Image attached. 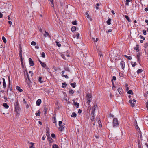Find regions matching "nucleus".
Here are the masks:
<instances>
[{
	"label": "nucleus",
	"mask_w": 148,
	"mask_h": 148,
	"mask_svg": "<svg viewBox=\"0 0 148 148\" xmlns=\"http://www.w3.org/2000/svg\"><path fill=\"white\" fill-rule=\"evenodd\" d=\"M92 97V96L89 93H88L86 96V97L87 98V103H88V107H90V103L91 101Z\"/></svg>",
	"instance_id": "1"
},
{
	"label": "nucleus",
	"mask_w": 148,
	"mask_h": 148,
	"mask_svg": "<svg viewBox=\"0 0 148 148\" xmlns=\"http://www.w3.org/2000/svg\"><path fill=\"white\" fill-rule=\"evenodd\" d=\"M64 123H62V121H59V127L58 128L59 130L60 131H62L64 128Z\"/></svg>",
	"instance_id": "2"
},
{
	"label": "nucleus",
	"mask_w": 148,
	"mask_h": 148,
	"mask_svg": "<svg viewBox=\"0 0 148 148\" xmlns=\"http://www.w3.org/2000/svg\"><path fill=\"white\" fill-rule=\"evenodd\" d=\"M113 125L114 127H116L119 126V123L117 119L116 118H114L113 120Z\"/></svg>",
	"instance_id": "3"
},
{
	"label": "nucleus",
	"mask_w": 148,
	"mask_h": 148,
	"mask_svg": "<svg viewBox=\"0 0 148 148\" xmlns=\"http://www.w3.org/2000/svg\"><path fill=\"white\" fill-rule=\"evenodd\" d=\"M27 78L28 79L27 80V83L28 85V86H29L30 85L31 83V82L30 79L29 77V74L28 73H27Z\"/></svg>",
	"instance_id": "4"
},
{
	"label": "nucleus",
	"mask_w": 148,
	"mask_h": 148,
	"mask_svg": "<svg viewBox=\"0 0 148 148\" xmlns=\"http://www.w3.org/2000/svg\"><path fill=\"white\" fill-rule=\"evenodd\" d=\"M97 107V106L96 105H94V106L93 107L92 109V111L91 113V115H94L95 112Z\"/></svg>",
	"instance_id": "5"
},
{
	"label": "nucleus",
	"mask_w": 148,
	"mask_h": 148,
	"mask_svg": "<svg viewBox=\"0 0 148 148\" xmlns=\"http://www.w3.org/2000/svg\"><path fill=\"white\" fill-rule=\"evenodd\" d=\"M18 102H16L15 103V110L17 112L19 111L20 110L19 108V106H18Z\"/></svg>",
	"instance_id": "6"
},
{
	"label": "nucleus",
	"mask_w": 148,
	"mask_h": 148,
	"mask_svg": "<svg viewBox=\"0 0 148 148\" xmlns=\"http://www.w3.org/2000/svg\"><path fill=\"white\" fill-rule=\"evenodd\" d=\"M120 64L121 66L122 69H123L125 67V62L123 61H122L121 62Z\"/></svg>",
	"instance_id": "7"
},
{
	"label": "nucleus",
	"mask_w": 148,
	"mask_h": 148,
	"mask_svg": "<svg viewBox=\"0 0 148 148\" xmlns=\"http://www.w3.org/2000/svg\"><path fill=\"white\" fill-rule=\"evenodd\" d=\"M29 64L30 65L33 66L34 65V62L32 60L31 58H29Z\"/></svg>",
	"instance_id": "8"
},
{
	"label": "nucleus",
	"mask_w": 148,
	"mask_h": 148,
	"mask_svg": "<svg viewBox=\"0 0 148 148\" xmlns=\"http://www.w3.org/2000/svg\"><path fill=\"white\" fill-rule=\"evenodd\" d=\"M145 52L146 51H148V43H146L145 45Z\"/></svg>",
	"instance_id": "9"
},
{
	"label": "nucleus",
	"mask_w": 148,
	"mask_h": 148,
	"mask_svg": "<svg viewBox=\"0 0 148 148\" xmlns=\"http://www.w3.org/2000/svg\"><path fill=\"white\" fill-rule=\"evenodd\" d=\"M41 103V100L40 99H38L36 102V104L38 106H39Z\"/></svg>",
	"instance_id": "10"
},
{
	"label": "nucleus",
	"mask_w": 148,
	"mask_h": 148,
	"mask_svg": "<svg viewBox=\"0 0 148 148\" xmlns=\"http://www.w3.org/2000/svg\"><path fill=\"white\" fill-rule=\"evenodd\" d=\"M45 37H47V36L48 37H50V36L49 34L46 31L45 32V33H44L43 34Z\"/></svg>",
	"instance_id": "11"
},
{
	"label": "nucleus",
	"mask_w": 148,
	"mask_h": 148,
	"mask_svg": "<svg viewBox=\"0 0 148 148\" xmlns=\"http://www.w3.org/2000/svg\"><path fill=\"white\" fill-rule=\"evenodd\" d=\"M2 79L3 81V87L5 88L6 86L5 80L4 78H3Z\"/></svg>",
	"instance_id": "12"
},
{
	"label": "nucleus",
	"mask_w": 148,
	"mask_h": 148,
	"mask_svg": "<svg viewBox=\"0 0 148 148\" xmlns=\"http://www.w3.org/2000/svg\"><path fill=\"white\" fill-rule=\"evenodd\" d=\"M134 49L136 50V51L138 52L139 51V46L138 45H136V47L134 48Z\"/></svg>",
	"instance_id": "13"
},
{
	"label": "nucleus",
	"mask_w": 148,
	"mask_h": 148,
	"mask_svg": "<svg viewBox=\"0 0 148 148\" xmlns=\"http://www.w3.org/2000/svg\"><path fill=\"white\" fill-rule=\"evenodd\" d=\"M73 104L75 105L77 108L79 107V104L78 103L74 102V103H73Z\"/></svg>",
	"instance_id": "14"
},
{
	"label": "nucleus",
	"mask_w": 148,
	"mask_h": 148,
	"mask_svg": "<svg viewBox=\"0 0 148 148\" xmlns=\"http://www.w3.org/2000/svg\"><path fill=\"white\" fill-rule=\"evenodd\" d=\"M129 102L131 103V106L132 107H134V106L135 105V103L134 102H132V101L131 100H130L129 101Z\"/></svg>",
	"instance_id": "15"
},
{
	"label": "nucleus",
	"mask_w": 148,
	"mask_h": 148,
	"mask_svg": "<svg viewBox=\"0 0 148 148\" xmlns=\"http://www.w3.org/2000/svg\"><path fill=\"white\" fill-rule=\"evenodd\" d=\"M3 106L6 108H8L9 107V106L6 103H4L3 104Z\"/></svg>",
	"instance_id": "16"
},
{
	"label": "nucleus",
	"mask_w": 148,
	"mask_h": 148,
	"mask_svg": "<svg viewBox=\"0 0 148 148\" xmlns=\"http://www.w3.org/2000/svg\"><path fill=\"white\" fill-rule=\"evenodd\" d=\"M117 90L119 92V93L121 94L122 93V92L123 91V90L122 88H119L117 89Z\"/></svg>",
	"instance_id": "17"
},
{
	"label": "nucleus",
	"mask_w": 148,
	"mask_h": 148,
	"mask_svg": "<svg viewBox=\"0 0 148 148\" xmlns=\"http://www.w3.org/2000/svg\"><path fill=\"white\" fill-rule=\"evenodd\" d=\"M16 88L20 92H22L23 91V90L18 86H16Z\"/></svg>",
	"instance_id": "18"
},
{
	"label": "nucleus",
	"mask_w": 148,
	"mask_h": 148,
	"mask_svg": "<svg viewBox=\"0 0 148 148\" xmlns=\"http://www.w3.org/2000/svg\"><path fill=\"white\" fill-rule=\"evenodd\" d=\"M76 83H71L70 84L71 85V86L73 87V88H75L76 87Z\"/></svg>",
	"instance_id": "19"
},
{
	"label": "nucleus",
	"mask_w": 148,
	"mask_h": 148,
	"mask_svg": "<svg viewBox=\"0 0 148 148\" xmlns=\"http://www.w3.org/2000/svg\"><path fill=\"white\" fill-rule=\"evenodd\" d=\"M76 114L74 112H73L72 113V115H71V117H72L75 118V117H76Z\"/></svg>",
	"instance_id": "20"
},
{
	"label": "nucleus",
	"mask_w": 148,
	"mask_h": 148,
	"mask_svg": "<svg viewBox=\"0 0 148 148\" xmlns=\"http://www.w3.org/2000/svg\"><path fill=\"white\" fill-rule=\"evenodd\" d=\"M131 1H132V0H126L125 5H129L128 2H130Z\"/></svg>",
	"instance_id": "21"
},
{
	"label": "nucleus",
	"mask_w": 148,
	"mask_h": 148,
	"mask_svg": "<svg viewBox=\"0 0 148 148\" xmlns=\"http://www.w3.org/2000/svg\"><path fill=\"white\" fill-rule=\"evenodd\" d=\"M76 29V27L73 26L71 28V31L72 32L75 31Z\"/></svg>",
	"instance_id": "22"
},
{
	"label": "nucleus",
	"mask_w": 148,
	"mask_h": 148,
	"mask_svg": "<svg viewBox=\"0 0 148 148\" xmlns=\"http://www.w3.org/2000/svg\"><path fill=\"white\" fill-rule=\"evenodd\" d=\"M127 93L130 94H132L133 95V92L132 90H128L127 92Z\"/></svg>",
	"instance_id": "23"
},
{
	"label": "nucleus",
	"mask_w": 148,
	"mask_h": 148,
	"mask_svg": "<svg viewBox=\"0 0 148 148\" xmlns=\"http://www.w3.org/2000/svg\"><path fill=\"white\" fill-rule=\"evenodd\" d=\"M131 64L133 67H134L135 66L136 64V62H131Z\"/></svg>",
	"instance_id": "24"
},
{
	"label": "nucleus",
	"mask_w": 148,
	"mask_h": 148,
	"mask_svg": "<svg viewBox=\"0 0 148 148\" xmlns=\"http://www.w3.org/2000/svg\"><path fill=\"white\" fill-rule=\"evenodd\" d=\"M22 49H20L19 51V56L20 58H21L22 57Z\"/></svg>",
	"instance_id": "25"
},
{
	"label": "nucleus",
	"mask_w": 148,
	"mask_h": 148,
	"mask_svg": "<svg viewBox=\"0 0 148 148\" xmlns=\"http://www.w3.org/2000/svg\"><path fill=\"white\" fill-rule=\"evenodd\" d=\"M111 19L110 18H109L108 19V21H107V23L108 25H110L111 24Z\"/></svg>",
	"instance_id": "26"
},
{
	"label": "nucleus",
	"mask_w": 148,
	"mask_h": 148,
	"mask_svg": "<svg viewBox=\"0 0 148 148\" xmlns=\"http://www.w3.org/2000/svg\"><path fill=\"white\" fill-rule=\"evenodd\" d=\"M125 18L127 20H128V21L129 22H131V20L129 18V17H128V16H127V15H125Z\"/></svg>",
	"instance_id": "27"
},
{
	"label": "nucleus",
	"mask_w": 148,
	"mask_h": 148,
	"mask_svg": "<svg viewBox=\"0 0 148 148\" xmlns=\"http://www.w3.org/2000/svg\"><path fill=\"white\" fill-rule=\"evenodd\" d=\"M40 110H38V112L35 113V115L36 116H39L40 114Z\"/></svg>",
	"instance_id": "28"
},
{
	"label": "nucleus",
	"mask_w": 148,
	"mask_h": 148,
	"mask_svg": "<svg viewBox=\"0 0 148 148\" xmlns=\"http://www.w3.org/2000/svg\"><path fill=\"white\" fill-rule=\"evenodd\" d=\"M143 71V70L142 69H139L137 71V73L138 74H139L140 73Z\"/></svg>",
	"instance_id": "29"
},
{
	"label": "nucleus",
	"mask_w": 148,
	"mask_h": 148,
	"mask_svg": "<svg viewBox=\"0 0 148 148\" xmlns=\"http://www.w3.org/2000/svg\"><path fill=\"white\" fill-rule=\"evenodd\" d=\"M2 39L4 43H5L6 42V40L4 36H3L2 37Z\"/></svg>",
	"instance_id": "30"
},
{
	"label": "nucleus",
	"mask_w": 148,
	"mask_h": 148,
	"mask_svg": "<svg viewBox=\"0 0 148 148\" xmlns=\"http://www.w3.org/2000/svg\"><path fill=\"white\" fill-rule=\"evenodd\" d=\"M124 56L129 60H131L132 59V57L131 56H128L126 55H124Z\"/></svg>",
	"instance_id": "31"
},
{
	"label": "nucleus",
	"mask_w": 148,
	"mask_h": 148,
	"mask_svg": "<svg viewBox=\"0 0 148 148\" xmlns=\"http://www.w3.org/2000/svg\"><path fill=\"white\" fill-rule=\"evenodd\" d=\"M53 148H58V146L56 144H54L52 146Z\"/></svg>",
	"instance_id": "32"
},
{
	"label": "nucleus",
	"mask_w": 148,
	"mask_h": 148,
	"mask_svg": "<svg viewBox=\"0 0 148 148\" xmlns=\"http://www.w3.org/2000/svg\"><path fill=\"white\" fill-rule=\"evenodd\" d=\"M43 67H45L46 65L45 64V63L44 62H41V63L40 64Z\"/></svg>",
	"instance_id": "33"
},
{
	"label": "nucleus",
	"mask_w": 148,
	"mask_h": 148,
	"mask_svg": "<svg viewBox=\"0 0 148 148\" xmlns=\"http://www.w3.org/2000/svg\"><path fill=\"white\" fill-rule=\"evenodd\" d=\"M125 88H126V90L127 91L129 90V88L128 87L127 84H125Z\"/></svg>",
	"instance_id": "34"
},
{
	"label": "nucleus",
	"mask_w": 148,
	"mask_h": 148,
	"mask_svg": "<svg viewBox=\"0 0 148 148\" xmlns=\"http://www.w3.org/2000/svg\"><path fill=\"white\" fill-rule=\"evenodd\" d=\"M62 88H64L67 85L65 83H62Z\"/></svg>",
	"instance_id": "35"
},
{
	"label": "nucleus",
	"mask_w": 148,
	"mask_h": 148,
	"mask_svg": "<svg viewBox=\"0 0 148 148\" xmlns=\"http://www.w3.org/2000/svg\"><path fill=\"white\" fill-rule=\"evenodd\" d=\"M69 92L71 94H73L74 93V91L72 89L69 90Z\"/></svg>",
	"instance_id": "36"
},
{
	"label": "nucleus",
	"mask_w": 148,
	"mask_h": 148,
	"mask_svg": "<svg viewBox=\"0 0 148 148\" xmlns=\"http://www.w3.org/2000/svg\"><path fill=\"white\" fill-rule=\"evenodd\" d=\"M72 23L74 25H76L77 24V21L76 20L74 21L73 22H72Z\"/></svg>",
	"instance_id": "37"
},
{
	"label": "nucleus",
	"mask_w": 148,
	"mask_h": 148,
	"mask_svg": "<svg viewBox=\"0 0 148 148\" xmlns=\"http://www.w3.org/2000/svg\"><path fill=\"white\" fill-rule=\"evenodd\" d=\"M49 0V1H50L51 2V6L52 7H53L54 6V4H53V0Z\"/></svg>",
	"instance_id": "38"
},
{
	"label": "nucleus",
	"mask_w": 148,
	"mask_h": 148,
	"mask_svg": "<svg viewBox=\"0 0 148 148\" xmlns=\"http://www.w3.org/2000/svg\"><path fill=\"white\" fill-rule=\"evenodd\" d=\"M56 44L59 47H60L61 46V44L59 43L57 41L56 42Z\"/></svg>",
	"instance_id": "39"
},
{
	"label": "nucleus",
	"mask_w": 148,
	"mask_h": 148,
	"mask_svg": "<svg viewBox=\"0 0 148 148\" xmlns=\"http://www.w3.org/2000/svg\"><path fill=\"white\" fill-rule=\"evenodd\" d=\"M31 44L32 45H36V43L34 41H32L31 42Z\"/></svg>",
	"instance_id": "40"
},
{
	"label": "nucleus",
	"mask_w": 148,
	"mask_h": 148,
	"mask_svg": "<svg viewBox=\"0 0 148 148\" xmlns=\"http://www.w3.org/2000/svg\"><path fill=\"white\" fill-rule=\"evenodd\" d=\"M48 140L49 142H50V143L52 142V139L51 138V137L49 138H48Z\"/></svg>",
	"instance_id": "41"
},
{
	"label": "nucleus",
	"mask_w": 148,
	"mask_h": 148,
	"mask_svg": "<svg viewBox=\"0 0 148 148\" xmlns=\"http://www.w3.org/2000/svg\"><path fill=\"white\" fill-rule=\"evenodd\" d=\"M98 122L99 127H101L102 126V125L101 121L100 120H99L98 121Z\"/></svg>",
	"instance_id": "42"
},
{
	"label": "nucleus",
	"mask_w": 148,
	"mask_h": 148,
	"mask_svg": "<svg viewBox=\"0 0 148 148\" xmlns=\"http://www.w3.org/2000/svg\"><path fill=\"white\" fill-rule=\"evenodd\" d=\"M116 77L115 76H113L112 77V82L113 83V80H116Z\"/></svg>",
	"instance_id": "43"
},
{
	"label": "nucleus",
	"mask_w": 148,
	"mask_h": 148,
	"mask_svg": "<svg viewBox=\"0 0 148 148\" xmlns=\"http://www.w3.org/2000/svg\"><path fill=\"white\" fill-rule=\"evenodd\" d=\"M92 39L95 42H96L98 40V39L97 38H96V39L94 38H92Z\"/></svg>",
	"instance_id": "44"
},
{
	"label": "nucleus",
	"mask_w": 148,
	"mask_h": 148,
	"mask_svg": "<svg viewBox=\"0 0 148 148\" xmlns=\"http://www.w3.org/2000/svg\"><path fill=\"white\" fill-rule=\"evenodd\" d=\"M41 79L42 77H39L38 79V81L40 83L42 82L41 81Z\"/></svg>",
	"instance_id": "45"
},
{
	"label": "nucleus",
	"mask_w": 148,
	"mask_h": 148,
	"mask_svg": "<svg viewBox=\"0 0 148 148\" xmlns=\"http://www.w3.org/2000/svg\"><path fill=\"white\" fill-rule=\"evenodd\" d=\"M119 75L120 77H123V74L122 73H119Z\"/></svg>",
	"instance_id": "46"
},
{
	"label": "nucleus",
	"mask_w": 148,
	"mask_h": 148,
	"mask_svg": "<svg viewBox=\"0 0 148 148\" xmlns=\"http://www.w3.org/2000/svg\"><path fill=\"white\" fill-rule=\"evenodd\" d=\"M43 58H45V53L44 52H42L41 54Z\"/></svg>",
	"instance_id": "47"
},
{
	"label": "nucleus",
	"mask_w": 148,
	"mask_h": 148,
	"mask_svg": "<svg viewBox=\"0 0 148 148\" xmlns=\"http://www.w3.org/2000/svg\"><path fill=\"white\" fill-rule=\"evenodd\" d=\"M53 123H56V119L55 117H54L53 118Z\"/></svg>",
	"instance_id": "48"
},
{
	"label": "nucleus",
	"mask_w": 148,
	"mask_h": 148,
	"mask_svg": "<svg viewBox=\"0 0 148 148\" xmlns=\"http://www.w3.org/2000/svg\"><path fill=\"white\" fill-rule=\"evenodd\" d=\"M92 117L91 118V119L92 121H93L94 118V115H92Z\"/></svg>",
	"instance_id": "49"
},
{
	"label": "nucleus",
	"mask_w": 148,
	"mask_h": 148,
	"mask_svg": "<svg viewBox=\"0 0 148 148\" xmlns=\"http://www.w3.org/2000/svg\"><path fill=\"white\" fill-rule=\"evenodd\" d=\"M143 34L144 35H146V31L145 30H143Z\"/></svg>",
	"instance_id": "50"
},
{
	"label": "nucleus",
	"mask_w": 148,
	"mask_h": 148,
	"mask_svg": "<svg viewBox=\"0 0 148 148\" xmlns=\"http://www.w3.org/2000/svg\"><path fill=\"white\" fill-rule=\"evenodd\" d=\"M112 30L111 29H109L108 30V31H106V33H107V34H108L109 32H112Z\"/></svg>",
	"instance_id": "51"
},
{
	"label": "nucleus",
	"mask_w": 148,
	"mask_h": 148,
	"mask_svg": "<svg viewBox=\"0 0 148 148\" xmlns=\"http://www.w3.org/2000/svg\"><path fill=\"white\" fill-rule=\"evenodd\" d=\"M51 137L53 138H55L56 137V136L54 134H52L51 135Z\"/></svg>",
	"instance_id": "52"
},
{
	"label": "nucleus",
	"mask_w": 148,
	"mask_h": 148,
	"mask_svg": "<svg viewBox=\"0 0 148 148\" xmlns=\"http://www.w3.org/2000/svg\"><path fill=\"white\" fill-rule=\"evenodd\" d=\"M79 33H77L76 34V36L77 37V39L79 38Z\"/></svg>",
	"instance_id": "53"
},
{
	"label": "nucleus",
	"mask_w": 148,
	"mask_h": 148,
	"mask_svg": "<svg viewBox=\"0 0 148 148\" xmlns=\"http://www.w3.org/2000/svg\"><path fill=\"white\" fill-rule=\"evenodd\" d=\"M86 17L87 18H89L90 20H91V19L90 17V16L89 14H87V15H86Z\"/></svg>",
	"instance_id": "54"
},
{
	"label": "nucleus",
	"mask_w": 148,
	"mask_h": 148,
	"mask_svg": "<svg viewBox=\"0 0 148 148\" xmlns=\"http://www.w3.org/2000/svg\"><path fill=\"white\" fill-rule=\"evenodd\" d=\"M99 54L100 55V56L101 58L102 57H103V55L101 52H99Z\"/></svg>",
	"instance_id": "55"
},
{
	"label": "nucleus",
	"mask_w": 148,
	"mask_h": 148,
	"mask_svg": "<svg viewBox=\"0 0 148 148\" xmlns=\"http://www.w3.org/2000/svg\"><path fill=\"white\" fill-rule=\"evenodd\" d=\"M29 73L31 74V76L32 77L33 75V73L32 71H30L29 72Z\"/></svg>",
	"instance_id": "56"
},
{
	"label": "nucleus",
	"mask_w": 148,
	"mask_h": 148,
	"mask_svg": "<svg viewBox=\"0 0 148 148\" xmlns=\"http://www.w3.org/2000/svg\"><path fill=\"white\" fill-rule=\"evenodd\" d=\"M63 77H65L66 78H68V77L66 75H62Z\"/></svg>",
	"instance_id": "57"
},
{
	"label": "nucleus",
	"mask_w": 148,
	"mask_h": 148,
	"mask_svg": "<svg viewBox=\"0 0 148 148\" xmlns=\"http://www.w3.org/2000/svg\"><path fill=\"white\" fill-rule=\"evenodd\" d=\"M61 56L62 57V58L64 59H66V58H65V57L64 56L63 54L61 55Z\"/></svg>",
	"instance_id": "58"
},
{
	"label": "nucleus",
	"mask_w": 148,
	"mask_h": 148,
	"mask_svg": "<svg viewBox=\"0 0 148 148\" xmlns=\"http://www.w3.org/2000/svg\"><path fill=\"white\" fill-rule=\"evenodd\" d=\"M46 138V136L45 135H44L42 137V140H44L45 138Z\"/></svg>",
	"instance_id": "59"
},
{
	"label": "nucleus",
	"mask_w": 148,
	"mask_h": 148,
	"mask_svg": "<svg viewBox=\"0 0 148 148\" xmlns=\"http://www.w3.org/2000/svg\"><path fill=\"white\" fill-rule=\"evenodd\" d=\"M8 79L9 81V83H10V76H8Z\"/></svg>",
	"instance_id": "60"
},
{
	"label": "nucleus",
	"mask_w": 148,
	"mask_h": 148,
	"mask_svg": "<svg viewBox=\"0 0 148 148\" xmlns=\"http://www.w3.org/2000/svg\"><path fill=\"white\" fill-rule=\"evenodd\" d=\"M23 101L24 102V103L25 104H26L27 103V102H26V101H25V99L24 98L23 99Z\"/></svg>",
	"instance_id": "61"
},
{
	"label": "nucleus",
	"mask_w": 148,
	"mask_h": 148,
	"mask_svg": "<svg viewBox=\"0 0 148 148\" xmlns=\"http://www.w3.org/2000/svg\"><path fill=\"white\" fill-rule=\"evenodd\" d=\"M137 57L138 59L139 60V57H140V54H137Z\"/></svg>",
	"instance_id": "62"
},
{
	"label": "nucleus",
	"mask_w": 148,
	"mask_h": 148,
	"mask_svg": "<svg viewBox=\"0 0 148 148\" xmlns=\"http://www.w3.org/2000/svg\"><path fill=\"white\" fill-rule=\"evenodd\" d=\"M2 16H3V14H2L0 12V18H2Z\"/></svg>",
	"instance_id": "63"
},
{
	"label": "nucleus",
	"mask_w": 148,
	"mask_h": 148,
	"mask_svg": "<svg viewBox=\"0 0 148 148\" xmlns=\"http://www.w3.org/2000/svg\"><path fill=\"white\" fill-rule=\"evenodd\" d=\"M145 22L147 23V25H148V20H145Z\"/></svg>",
	"instance_id": "64"
}]
</instances>
